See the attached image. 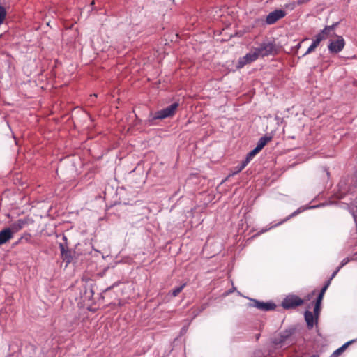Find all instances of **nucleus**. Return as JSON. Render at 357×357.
<instances>
[{
  "mask_svg": "<svg viewBox=\"0 0 357 357\" xmlns=\"http://www.w3.org/2000/svg\"><path fill=\"white\" fill-rule=\"evenodd\" d=\"M295 332V328H289L284 330L280 332L278 337H275L273 339V343L275 346H280V347H288L296 342L295 338L293 337V335Z\"/></svg>",
  "mask_w": 357,
  "mask_h": 357,
  "instance_id": "nucleus-1",
  "label": "nucleus"
},
{
  "mask_svg": "<svg viewBox=\"0 0 357 357\" xmlns=\"http://www.w3.org/2000/svg\"><path fill=\"white\" fill-rule=\"evenodd\" d=\"M179 104L178 102H174L168 107L155 112L153 114H151L148 121L150 124H154V121L162 120L168 117H172L174 115Z\"/></svg>",
  "mask_w": 357,
  "mask_h": 357,
  "instance_id": "nucleus-2",
  "label": "nucleus"
},
{
  "mask_svg": "<svg viewBox=\"0 0 357 357\" xmlns=\"http://www.w3.org/2000/svg\"><path fill=\"white\" fill-rule=\"evenodd\" d=\"M259 56L264 57L268 55L274 54L277 52L275 44L272 41H266L261 43L258 47H256Z\"/></svg>",
  "mask_w": 357,
  "mask_h": 357,
  "instance_id": "nucleus-3",
  "label": "nucleus"
},
{
  "mask_svg": "<svg viewBox=\"0 0 357 357\" xmlns=\"http://www.w3.org/2000/svg\"><path fill=\"white\" fill-rule=\"evenodd\" d=\"M62 239L63 243H59V248L62 259L67 264H70L73 261L72 250L68 247V238L63 235Z\"/></svg>",
  "mask_w": 357,
  "mask_h": 357,
  "instance_id": "nucleus-4",
  "label": "nucleus"
},
{
  "mask_svg": "<svg viewBox=\"0 0 357 357\" xmlns=\"http://www.w3.org/2000/svg\"><path fill=\"white\" fill-rule=\"evenodd\" d=\"M303 300L296 295L287 296L282 302V306L287 310L292 309L303 305Z\"/></svg>",
  "mask_w": 357,
  "mask_h": 357,
  "instance_id": "nucleus-5",
  "label": "nucleus"
},
{
  "mask_svg": "<svg viewBox=\"0 0 357 357\" xmlns=\"http://www.w3.org/2000/svg\"><path fill=\"white\" fill-rule=\"evenodd\" d=\"M337 39L335 40H330L328 48L331 54H337L340 52L344 47L345 41L342 36H336Z\"/></svg>",
  "mask_w": 357,
  "mask_h": 357,
  "instance_id": "nucleus-6",
  "label": "nucleus"
},
{
  "mask_svg": "<svg viewBox=\"0 0 357 357\" xmlns=\"http://www.w3.org/2000/svg\"><path fill=\"white\" fill-rule=\"evenodd\" d=\"M250 301L252 303L250 304L251 306L264 312L271 311L276 308V305L271 301L262 302L253 298H251Z\"/></svg>",
  "mask_w": 357,
  "mask_h": 357,
  "instance_id": "nucleus-7",
  "label": "nucleus"
},
{
  "mask_svg": "<svg viewBox=\"0 0 357 357\" xmlns=\"http://www.w3.org/2000/svg\"><path fill=\"white\" fill-rule=\"evenodd\" d=\"M285 15V11L282 10H275L268 13L266 16V22L267 24H273L280 19L284 17Z\"/></svg>",
  "mask_w": 357,
  "mask_h": 357,
  "instance_id": "nucleus-8",
  "label": "nucleus"
},
{
  "mask_svg": "<svg viewBox=\"0 0 357 357\" xmlns=\"http://www.w3.org/2000/svg\"><path fill=\"white\" fill-rule=\"evenodd\" d=\"M13 238V232L11 229L6 227L0 231V245L6 243Z\"/></svg>",
  "mask_w": 357,
  "mask_h": 357,
  "instance_id": "nucleus-9",
  "label": "nucleus"
},
{
  "mask_svg": "<svg viewBox=\"0 0 357 357\" xmlns=\"http://www.w3.org/2000/svg\"><path fill=\"white\" fill-rule=\"evenodd\" d=\"M321 206H324V204H319V205L312 206H301V207L298 208L297 210H296L294 212H293L291 215L287 216L285 219H284L279 223L276 224L275 226L280 225L282 224L283 222H286L287 220H289L290 218L296 216V215L301 213V212H303L306 209L315 208L320 207Z\"/></svg>",
  "mask_w": 357,
  "mask_h": 357,
  "instance_id": "nucleus-10",
  "label": "nucleus"
},
{
  "mask_svg": "<svg viewBox=\"0 0 357 357\" xmlns=\"http://www.w3.org/2000/svg\"><path fill=\"white\" fill-rule=\"evenodd\" d=\"M321 206H324V204H319V205L312 206H301V207L298 208L297 210H296L294 212H293L291 215L287 216L285 219H284L279 223L276 224L275 226L280 225L282 224L283 222H286L287 220H289L290 218L296 216V215L301 213V212H303L306 209L315 208L320 207Z\"/></svg>",
  "mask_w": 357,
  "mask_h": 357,
  "instance_id": "nucleus-11",
  "label": "nucleus"
},
{
  "mask_svg": "<svg viewBox=\"0 0 357 357\" xmlns=\"http://www.w3.org/2000/svg\"><path fill=\"white\" fill-rule=\"evenodd\" d=\"M321 206H324V204H319V205L312 206H301V207L298 208L297 210H296L294 212H293L291 215L287 216L285 219H284L279 223L276 224L275 226L280 225L282 224L283 222H286L287 220H289L290 218L296 216V215L301 213V212H303L306 209L315 208L320 207Z\"/></svg>",
  "mask_w": 357,
  "mask_h": 357,
  "instance_id": "nucleus-12",
  "label": "nucleus"
},
{
  "mask_svg": "<svg viewBox=\"0 0 357 357\" xmlns=\"http://www.w3.org/2000/svg\"><path fill=\"white\" fill-rule=\"evenodd\" d=\"M322 40H324V38L322 36H321L320 35H316L312 44L310 45L307 51L302 55V57L313 52Z\"/></svg>",
  "mask_w": 357,
  "mask_h": 357,
  "instance_id": "nucleus-13",
  "label": "nucleus"
},
{
  "mask_svg": "<svg viewBox=\"0 0 357 357\" xmlns=\"http://www.w3.org/2000/svg\"><path fill=\"white\" fill-rule=\"evenodd\" d=\"M304 317L308 329L312 328L314 324H317L318 322L315 321V317L311 311L306 310L304 313Z\"/></svg>",
  "mask_w": 357,
  "mask_h": 357,
  "instance_id": "nucleus-14",
  "label": "nucleus"
},
{
  "mask_svg": "<svg viewBox=\"0 0 357 357\" xmlns=\"http://www.w3.org/2000/svg\"><path fill=\"white\" fill-rule=\"evenodd\" d=\"M347 208L353 216L356 225L357 226V199L347 204Z\"/></svg>",
  "mask_w": 357,
  "mask_h": 357,
  "instance_id": "nucleus-15",
  "label": "nucleus"
},
{
  "mask_svg": "<svg viewBox=\"0 0 357 357\" xmlns=\"http://www.w3.org/2000/svg\"><path fill=\"white\" fill-rule=\"evenodd\" d=\"M26 221L23 219H19L16 222H13L10 227L11 229L13 234L14 232H17L18 231L22 229L26 225Z\"/></svg>",
  "mask_w": 357,
  "mask_h": 357,
  "instance_id": "nucleus-16",
  "label": "nucleus"
},
{
  "mask_svg": "<svg viewBox=\"0 0 357 357\" xmlns=\"http://www.w3.org/2000/svg\"><path fill=\"white\" fill-rule=\"evenodd\" d=\"M271 139L272 137L271 136L264 135L261 137L257 142L255 149L260 151L266 145V144L271 140Z\"/></svg>",
  "mask_w": 357,
  "mask_h": 357,
  "instance_id": "nucleus-17",
  "label": "nucleus"
},
{
  "mask_svg": "<svg viewBox=\"0 0 357 357\" xmlns=\"http://www.w3.org/2000/svg\"><path fill=\"white\" fill-rule=\"evenodd\" d=\"M356 340H351L350 341L347 342L337 349H336L333 353L331 355L332 357H338L342 353H343L345 349L353 342H354Z\"/></svg>",
  "mask_w": 357,
  "mask_h": 357,
  "instance_id": "nucleus-18",
  "label": "nucleus"
},
{
  "mask_svg": "<svg viewBox=\"0 0 357 357\" xmlns=\"http://www.w3.org/2000/svg\"><path fill=\"white\" fill-rule=\"evenodd\" d=\"M259 57L257 50L255 48L251 50L250 52L247 53L245 56H243V59L248 61V63H250L255 61H256Z\"/></svg>",
  "mask_w": 357,
  "mask_h": 357,
  "instance_id": "nucleus-19",
  "label": "nucleus"
},
{
  "mask_svg": "<svg viewBox=\"0 0 357 357\" xmlns=\"http://www.w3.org/2000/svg\"><path fill=\"white\" fill-rule=\"evenodd\" d=\"M330 284H330V280H327L325 282L324 287L320 290V292L319 293V294H318V296H317V297L316 298L317 301L320 302V303L322 302L324 294H325L326 291L327 290V289L328 288V287L330 286Z\"/></svg>",
  "mask_w": 357,
  "mask_h": 357,
  "instance_id": "nucleus-20",
  "label": "nucleus"
},
{
  "mask_svg": "<svg viewBox=\"0 0 357 357\" xmlns=\"http://www.w3.org/2000/svg\"><path fill=\"white\" fill-rule=\"evenodd\" d=\"M317 35H320L324 38V40H326L328 37L335 36V32H332L331 30H325V27L321 29Z\"/></svg>",
  "mask_w": 357,
  "mask_h": 357,
  "instance_id": "nucleus-21",
  "label": "nucleus"
},
{
  "mask_svg": "<svg viewBox=\"0 0 357 357\" xmlns=\"http://www.w3.org/2000/svg\"><path fill=\"white\" fill-rule=\"evenodd\" d=\"M259 151H257L255 148L250 151L249 153H247L244 160L248 164L252 160V158L259 153Z\"/></svg>",
  "mask_w": 357,
  "mask_h": 357,
  "instance_id": "nucleus-22",
  "label": "nucleus"
},
{
  "mask_svg": "<svg viewBox=\"0 0 357 357\" xmlns=\"http://www.w3.org/2000/svg\"><path fill=\"white\" fill-rule=\"evenodd\" d=\"M321 303L315 301V304H314V314L313 315L315 317V321H318V319H319V316L320 309H321Z\"/></svg>",
  "mask_w": 357,
  "mask_h": 357,
  "instance_id": "nucleus-23",
  "label": "nucleus"
},
{
  "mask_svg": "<svg viewBox=\"0 0 357 357\" xmlns=\"http://www.w3.org/2000/svg\"><path fill=\"white\" fill-rule=\"evenodd\" d=\"M185 286V284L184 283L179 287H175L169 294L171 296H172L173 297H176L181 292V291L183 289Z\"/></svg>",
  "mask_w": 357,
  "mask_h": 357,
  "instance_id": "nucleus-24",
  "label": "nucleus"
},
{
  "mask_svg": "<svg viewBox=\"0 0 357 357\" xmlns=\"http://www.w3.org/2000/svg\"><path fill=\"white\" fill-rule=\"evenodd\" d=\"M248 164L243 160L241 163L234 167V174L241 172Z\"/></svg>",
  "mask_w": 357,
  "mask_h": 357,
  "instance_id": "nucleus-25",
  "label": "nucleus"
},
{
  "mask_svg": "<svg viewBox=\"0 0 357 357\" xmlns=\"http://www.w3.org/2000/svg\"><path fill=\"white\" fill-rule=\"evenodd\" d=\"M6 15V8L0 5V25L3 23Z\"/></svg>",
  "mask_w": 357,
  "mask_h": 357,
  "instance_id": "nucleus-26",
  "label": "nucleus"
},
{
  "mask_svg": "<svg viewBox=\"0 0 357 357\" xmlns=\"http://www.w3.org/2000/svg\"><path fill=\"white\" fill-rule=\"evenodd\" d=\"M208 304L207 303H203L197 310V312H194V317H197L199 313L206 310L208 307Z\"/></svg>",
  "mask_w": 357,
  "mask_h": 357,
  "instance_id": "nucleus-27",
  "label": "nucleus"
},
{
  "mask_svg": "<svg viewBox=\"0 0 357 357\" xmlns=\"http://www.w3.org/2000/svg\"><path fill=\"white\" fill-rule=\"evenodd\" d=\"M248 61L245 59H243V56L241 57L238 61V63L236 65L237 68H242L245 65L248 64Z\"/></svg>",
  "mask_w": 357,
  "mask_h": 357,
  "instance_id": "nucleus-28",
  "label": "nucleus"
},
{
  "mask_svg": "<svg viewBox=\"0 0 357 357\" xmlns=\"http://www.w3.org/2000/svg\"><path fill=\"white\" fill-rule=\"evenodd\" d=\"M354 260V258L353 257H346L344 259H343L342 260V261L340 262V266H338L339 268H342L343 266H344L346 264H347L350 261H352Z\"/></svg>",
  "mask_w": 357,
  "mask_h": 357,
  "instance_id": "nucleus-29",
  "label": "nucleus"
},
{
  "mask_svg": "<svg viewBox=\"0 0 357 357\" xmlns=\"http://www.w3.org/2000/svg\"><path fill=\"white\" fill-rule=\"evenodd\" d=\"M266 354L262 350H256L254 352L253 357H266Z\"/></svg>",
  "mask_w": 357,
  "mask_h": 357,
  "instance_id": "nucleus-30",
  "label": "nucleus"
},
{
  "mask_svg": "<svg viewBox=\"0 0 357 357\" xmlns=\"http://www.w3.org/2000/svg\"><path fill=\"white\" fill-rule=\"evenodd\" d=\"M340 24V22H336L335 23H333L332 25H330V26H325V30H331L332 31V32H335V29L336 27H337V26Z\"/></svg>",
  "mask_w": 357,
  "mask_h": 357,
  "instance_id": "nucleus-31",
  "label": "nucleus"
},
{
  "mask_svg": "<svg viewBox=\"0 0 357 357\" xmlns=\"http://www.w3.org/2000/svg\"><path fill=\"white\" fill-rule=\"evenodd\" d=\"M93 291L92 290V289H90L89 293L86 291H85V294L84 296V300H90L91 298V297L93 296Z\"/></svg>",
  "mask_w": 357,
  "mask_h": 357,
  "instance_id": "nucleus-32",
  "label": "nucleus"
},
{
  "mask_svg": "<svg viewBox=\"0 0 357 357\" xmlns=\"http://www.w3.org/2000/svg\"><path fill=\"white\" fill-rule=\"evenodd\" d=\"M340 269H341L340 268L337 267L336 269L333 271L331 278L328 280H330V282H331L333 278L337 274V273L340 271Z\"/></svg>",
  "mask_w": 357,
  "mask_h": 357,
  "instance_id": "nucleus-33",
  "label": "nucleus"
},
{
  "mask_svg": "<svg viewBox=\"0 0 357 357\" xmlns=\"http://www.w3.org/2000/svg\"><path fill=\"white\" fill-rule=\"evenodd\" d=\"M119 284H120V281L114 282L112 285H111L110 287H107L106 291H109V290L112 289L115 287H117Z\"/></svg>",
  "mask_w": 357,
  "mask_h": 357,
  "instance_id": "nucleus-34",
  "label": "nucleus"
},
{
  "mask_svg": "<svg viewBox=\"0 0 357 357\" xmlns=\"http://www.w3.org/2000/svg\"><path fill=\"white\" fill-rule=\"evenodd\" d=\"M310 0H297L296 1V4L297 5H302V4H305V3H307V2H309Z\"/></svg>",
  "mask_w": 357,
  "mask_h": 357,
  "instance_id": "nucleus-35",
  "label": "nucleus"
},
{
  "mask_svg": "<svg viewBox=\"0 0 357 357\" xmlns=\"http://www.w3.org/2000/svg\"><path fill=\"white\" fill-rule=\"evenodd\" d=\"M301 43H302V42H300V43H297V44L294 47V48L295 51H296V52H297V51L299 50V48L301 47Z\"/></svg>",
  "mask_w": 357,
  "mask_h": 357,
  "instance_id": "nucleus-36",
  "label": "nucleus"
},
{
  "mask_svg": "<svg viewBox=\"0 0 357 357\" xmlns=\"http://www.w3.org/2000/svg\"><path fill=\"white\" fill-rule=\"evenodd\" d=\"M236 174H234V169H233V171L228 175V177L233 176Z\"/></svg>",
  "mask_w": 357,
  "mask_h": 357,
  "instance_id": "nucleus-37",
  "label": "nucleus"
},
{
  "mask_svg": "<svg viewBox=\"0 0 357 357\" xmlns=\"http://www.w3.org/2000/svg\"><path fill=\"white\" fill-rule=\"evenodd\" d=\"M310 357H319V355L317 354H314L312 355Z\"/></svg>",
  "mask_w": 357,
  "mask_h": 357,
  "instance_id": "nucleus-38",
  "label": "nucleus"
},
{
  "mask_svg": "<svg viewBox=\"0 0 357 357\" xmlns=\"http://www.w3.org/2000/svg\"><path fill=\"white\" fill-rule=\"evenodd\" d=\"M268 229H263V230L261 231V233H263V232L267 231Z\"/></svg>",
  "mask_w": 357,
  "mask_h": 357,
  "instance_id": "nucleus-39",
  "label": "nucleus"
},
{
  "mask_svg": "<svg viewBox=\"0 0 357 357\" xmlns=\"http://www.w3.org/2000/svg\"><path fill=\"white\" fill-rule=\"evenodd\" d=\"M259 336H260L259 334L257 335V336H256L257 340H258L259 338Z\"/></svg>",
  "mask_w": 357,
  "mask_h": 357,
  "instance_id": "nucleus-40",
  "label": "nucleus"
},
{
  "mask_svg": "<svg viewBox=\"0 0 357 357\" xmlns=\"http://www.w3.org/2000/svg\"><path fill=\"white\" fill-rule=\"evenodd\" d=\"M305 40H307V38L303 39L302 42H304Z\"/></svg>",
  "mask_w": 357,
  "mask_h": 357,
  "instance_id": "nucleus-41",
  "label": "nucleus"
},
{
  "mask_svg": "<svg viewBox=\"0 0 357 357\" xmlns=\"http://www.w3.org/2000/svg\"><path fill=\"white\" fill-rule=\"evenodd\" d=\"M305 40H307V38L303 39L302 42H304Z\"/></svg>",
  "mask_w": 357,
  "mask_h": 357,
  "instance_id": "nucleus-42",
  "label": "nucleus"
},
{
  "mask_svg": "<svg viewBox=\"0 0 357 357\" xmlns=\"http://www.w3.org/2000/svg\"><path fill=\"white\" fill-rule=\"evenodd\" d=\"M305 40H307V38L303 39L302 42H304Z\"/></svg>",
  "mask_w": 357,
  "mask_h": 357,
  "instance_id": "nucleus-43",
  "label": "nucleus"
},
{
  "mask_svg": "<svg viewBox=\"0 0 357 357\" xmlns=\"http://www.w3.org/2000/svg\"><path fill=\"white\" fill-rule=\"evenodd\" d=\"M91 4L93 5L94 4V1H93Z\"/></svg>",
  "mask_w": 357,
  "mask_h": 357,
  "instance_id": "nucleus-44",
  "label": "nucleus"
},
{
  "mask_svg": "<svg viewBox=\"0 0 357 357\" xmlns=\"http://www.w3.org/2000/svg\"><path fill=\"white\" fill-rule=\"evenodd\" d=\"M330 357H332L331 356Z\"/></svg>",
  "mask_w": 357,
  "mask_h": 357,
  "instance_id": "nucleus-45",
  "label": "nucleus"
}]
</instances>
